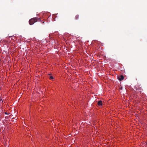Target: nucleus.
Here are the masks:
<instances>
[{
	"label": "nucleus",
	"mask_w": 147,
	"mask_h": 147,
	"mask_svg": "<svg viewBox=\"0 0 147 147\" xmlns=\"http://www.w3.org/2000/svg\"><path fill=\"white\" fill-rule=\"evenodd\" d=\"M40 20L39 18L36 17L33 18L29 20V24L30 25H32L37 21H40Z\"/></svg>",
	"instance_id": "1"
},
{
	"label": "nucleus",
	"mask_w": 147,
	"mask_h": 147,
	"mask_svg": "<svg viewBox=\"0 0 147 147\" xmlns=\"http://www.w3.org/2000/svg\"><path fill=\"white\" fill-rule=\"evenodd\" d=\"M118 78L119 81H121L124 79V77L123 75H121L118 77Z\"/></svg>",
	"instance_id": "2"
},
{
	"label": "nucleus",
	"mask_w": 147,
	"mask_h": 147,
	"mask_svg": "<svg viewBox=\"0 0 147 147\" xmlns=\"http://www.w3.org/2000/svg\"><path fill=\"white\" fill-rule=\"evenodd\" d=\"M98 105L99 106H102V100L99 101L97 103Z\"/></svg>",
	"instance_id": "3"
},
{
	"label": "nucleus",
	"mask_w": 147,
	"mask_h": 147,
	"mask_svg": "<svg viewBox=\"0 0 147 147\" xmlns=\"http://www.w3.org/2000/svg\"><path fill=\"white\" fill-rule=\"evenodd\" d=\"M79 16L78 15H76L75 16L74 19L76 20H78L79 18Z\"/></svg>",
	"instance_id": "4"
},
{
	"label": "nucleus",
	"mask_w": 147,
	"mask_h": 147,
	"mask_svg": "<svg viewBox=\"0 0 147 147\" xmlns=\"http://www.w3.org/2000/svg\"><path fill=\"white\" fill-rule=\"evenodd\" d=\"M49 78L50 80H53V78L52 76H50Z\"/></svg>",
	"instance_id": "5"
}]
</instances>
